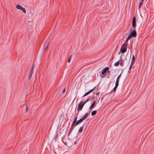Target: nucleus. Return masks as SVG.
Wrapping results in <instances>:
<instances>
[{
    "label": "nucleus",
    "instance_id": "obj_1",
    "mask_svg": "<svg viewBox=\"0 0 154 154\" xmlns=\"http://www.w3.org/2000/svg\"><path fill=\"white\" fill-rule=\"evenodd\" d=\"M128 43H124L120 49V51L122 53H125L127 50Z\"/></svg>",
    "mask_w": 154,
    "mask_h": 154
},
{
    "label": "nucleus",
    "instance_id": "obj_2",
    "mask_svg": "<svg viewBox=\"0 0 154 154\" xmlns=\"http://www.w3.org/2000/svg\"><path fill=\"white\" fill-rule=\"evenodd\" d=\"M84 105V104L83 103V101H81L79 103L77 108V110L78 111L77 114H78L79 110H81L82 109Z\"/></svg>",
    "mask_w": 154,
    "mask_h": 154
},
{
    "label": "nucleus",
    "instance_id": "obj_3",
    "mask_svg": "<svg viewBox=\"0 0 154 154\" xmlns=\"http://www.w3.org/2000/svg\"><path fill=\"white\" fill-rule=\"evenodd\" d=\"M135 28H133V31H132L130 33L133 37H135L137 36L136 32L135 29Z\"/></svg>",
    "mask_w": 154,
    "mask_h": 154
},
{
    "label": "nucleus",
    "instance_id": "obj_4",
    "mask_svg": "<svg viewBox=\"0 0 154 154\" xmlns=\"http://www.w3.org/2000/svg\"><path fill=\"white\" fill-rule=\"evenodd\" d=\"M136 26V18L134 17H133L132 22V27L133 28H135Z\"/></svg>",
    "mask_w": 154,
    "mask_h": 154
},
{
    "label": "nucleus",
    "instance_id": "obj_5",
    "mask_svg": "<svg viewBox=\"0 0 154 154\" xmlns=\"http://www.w3.org/2000/svg\"><path fill=\"white\" fill-rule=\"evenodd\" d=\"M96 88V87H95L93 89H91V90H90L89 91H88L86 93H85L84 95L83 96V97H85V96H86L87 95H88V94H89L90 93H91L92 92H93L94 90L95 89V88Z\"/></svg>",
    "mask_w": 154,
    "mask_h": 154
},
{
    "label": "nucleus",
    "instance_id": "obj_6",
    "mask_svg": "<svg viewBox=\"0 0 154 154\" xmlns=\"http://www.w3.org/2000/svg\"><path fill=\"white\" fill-rule=\"evenodd\" d=\"M109 69V67H106L103 69V70L101 74L102 75H104L106 72Z\"/></svg>",
    "mask_w": 154,
    "mask_h": 154
},
{
    "label": "nucleus",
    "instance_id": "obj_7",
    "mask_svg": "<svg viewBox=\"0 0 154 154\" xmlns=\"http://www.w3.org/2000/svg\"><path fill=\"white\" fill-rule=\"evenodd\" d=\"M89 114L90 113H88V112H87L85 113L84 115V116L81 118V119H82L83 121H84V120H85L86 119H87Z\"/></svg>",
    "mask_w": 154,
    "mask_h": 154
},
{
    "label": "nucleus",
    "instance_id": "obj_8",
    "mask_svg": "<svg viewBox=\"0 0 154 154\" xmlns=\"http://www.w3.org/2000/svg\"><path fill=\"white\" fill-rule=\"evenodd\" d=\"M121 73L118 77L117 78V79L116 80V84H117L119 85V78L120 77H121Z\"/></svg>",
    "mask_w": 154,
    "mask_h": 154
},
{
    "label": "nucleus",
    "instance_id": "obj_9",
    "mask_svg": "<svg viewBox=\"0 0 154 154\" xmlns=\"http://www.w3.org/2000/svg\"><path fill=\"white\" fill-rule=\"evenodd\" d=\"M96 103V101L94 100V101L92 103L90 106L89 107V109H91V108L94 107L95 104Z\"/></svg>",
    "mask_w": 154,
    "mask_h": 154
},
{
    "label": "nucleus",
    "instance_id": "obj_10",
    "mask_svg": "<svg viewBox=\"0 0 154 154\" xmlns=\"http://www.w3.org/2000/svg\"><path fill=\"white\" fill-rule=\"evenodd\" d=\"M120 58H121V60H120L121 61L120 63V65L122 66H123L124 65V60H122V57H120Z\"/></svg>",
    "mask_w": 154,
    "mask_h": 154
},
{
    "label": "nucleus",
    "instance_id": "obj_11",
    "mask_svg": "<svg viewBox=\"0 0 154 154\" xmlns=\"http://www.w3.org/2000/svg\"><path fill=\"white\" fill-rule=\"evenodd\" d=\"M119 85L117 84H115V85L114 87V88L113 89V91L114 92H115L116 89V88H117L118 86Z\"/></svg>",
    "mask_w": 154,
    "mask_h": 154
},
{
    "label": "nucleus",
    "instance_id": "obj_12",
    "mask_svg": "<svg viewBox=\"0 0 154 154\" xmlns=\"http://www.w3.org/2000/svg\"><path fill=\"white\" fill-rule=\"evenodd\" d=\"M16 8L17 9L21 10L22 8L23 7L19 5H17Z\"/></svg>",
    "mask_w": 154,
    "mask_h": 154
},
{
    "label": "nucleus",
    "instance_id": "obj_13",
    "mask_svg": "<svg viewBox=\"0 0 154 154\" xmlns=\"http://www.w3.org/2000/svg\"><path fill=\"white\" fill-rule=\"evenodd\" d=\"M97 113V111L96 110H94L92 111L91 113V115L92 116H94L96 115Z\"/></svg>",
    "mask_w": 154,
    "mask_h": 154
},
{
    "label": "nucleus",
    "instance_id": "obj_14",
    "mask_svg": "<svg viewBox=\"0 0 154 154\" xmlns=\"http://www.w3.org/2000/svg\"><path fill=\"white\" fill-rule=\"evenodd\" d=\"M83 126H82L80 127L79 129V132L81 133L82 132L83 130Z\"/></svg>",
    "mask_w": 154,
    "mask_h": 154
},
{
    "label": "nucleus",
    "instance_id": "obj_15",
    "mask_svg": "<svg viewBox=\"0 0 154 154\" xmlns=\"http://www.w3.org/2000/svg\"><path fill=\"white\" fill-rule=\"evenodd\" d=\"M83 121L82 120V119L81 118L77 121V122L79 124L80 123L82 122Z\"/></svg>",
    "mask_w": 154,
    "mask_h": 154
},
{
    "label": "nucleus",
    "instance_id": "obj_16",
    "mask_svg": "<svg viewBox=\"0 0 154 154\" xmlns=\"http://www.w3.org/2000/svg\"><path fill=\"white\" fill-rule=\"evenodd\" d=\"M34 68V64H33L32 65L31 69V70H30V72H32L33 73Z\"/></svg>",
    "mask_w": 154,
    "mask_h": 154
},
{
    "label": "nucleus",
    "instance_id": "obj_17",
    "mask_svg": "<svg viewBox=\"0 0 154 154\" xmlns=\"http://www.w3.org/2000/svg\"><path fill=\"white\" fill-rule=\"evenodd\" d=\"M33 73V72H29V80L30 79Z\"/></svg>",
    "mask_w": 154,
    "mask_h": 154
},
{
    "label": "nucleus",
    "instance_id": "obj_18",
    "mask_svg": "<svg viewBox=\"0 0 154 154\" xmlns=\"http://www.w3.org/2000/svg\"><path fill=\"white\" fill-rule=\"evenodd\" d=\"M143 2H142V1L140 3L139 5V7H138V9H140V8L141 6L143 5Z\"/></svg>",
    "mask_w": 154,
    "mask_h": 154
},
{
    "label": "nucleus",
    "instance_id": "obj_19",
    "mask_svg": "<svg viewBox=\"0 0 154 154\" xmlns=\"http://www.w3.org/2000/svg\"><path fill=\"white\" fill-rule=\"evenodd\" d=\"M120 63L119 61H118L117 62H116L115 64H114V66H118L119 65V64Z\"/></svg>",
    "mask_w": 154,
    "mask_h": 154
},
{
    "label": "nucleus",
    "instance_id": "obj_20",
    "mask_svg": "<svg viewBox=\"0 0 154 154\" xmlns=\"http://www.w3.org/2000/svg\"><path fill=\"white\" fill-rule=\"evenodd\" d=\"M21 10L24 13H26V9L25 8L23 7Z\"/></svg>",
    "mask_w": 154,
    "mask_h": 154
},
{
    "label": "nucleus",
    "instance_id": "obj_21",
    "mask_svg": "<svg viewBox=\"0 0 154 154\" xmlns=\"http://www.w3.org/2000/svg\"><path fill=\"white\" fill-rule=\"evenodd\" d=\"M73 122L74 125V127L79 125L78 123L77 122Z\"/></svg>",
    "mask_w": 154,
    "mask_h": 154
},
{
    "label": "nucleus",
    "instance_id": "obj_22",
    "mask_svg": "<svg viewBox=\"0 0 154 154\" xmlns=\"http://www.w3.org/2000/svg\"><path fill=\"white\" fill-rule=\"evenodd\" d=\"M89 100L90 99H87L84 102H83V104L85 105V103L89 101Z\"/></svg>",
    "mask_w": 154,
    "mask_h": 154
},
{
    "label": "nucleus",
    "instance_id": "obj_23",
    "mask_svg": "<svg viewBox=\"0 0 154 154\" xmlns=\"http://www.w3.org/2000/svg\"><path fill=\"white\" fill-rule=\"evenodd\" d=\"M72 55H71L70 56V57H69V59L68 60V63H69L70 61V60H71V59L72 58Z\"/></svg>",
    "mask_w": 154,
    "mask_h": 154
},
{
    "label": "nucleus",
    "instance_id": "obj_24",
    "mask_svg": "<svg viewBox=\"0 0 154 154\" xmlns=\"http://www.w3.org/2000/svg\"><path fill=\"white\" fill-rule=\"evenodd\" d=\"M135 56L134 55H133L132 56V60L133 61H135Z\"/></svg>",
    "mask_w": 154,
    "mask_h": 154
},
{
    "label": "nucleus",
    "instance_id": "obj_25",
    "mask_svg": "<svg viewBox=\"0 0 154 154\" xmlns=\"http://www.w3.org/2000/svg\"><path fill=\"white\" fill-rule=\"evenodd\" d=\"M132 37V36L130 34L128 36L127 38H128V39H130Z\"/></svg>",
    "mask_w": 154,
    "mask_h": 154
},
{
    "label": "nucleus",
    "instance_id": "obj_26",
    "mask_svg": "<svg viewBox=\"0 0 154 154\" xmlns=\"http://www.w3.org/2000/svg\"><path fill=\"white\" fill-rule=\"evenodd\" d=\"M132 37V36L130 34L128 36L127 38H128V39H130Z\"/></svg>",
    "mask_w": 154,
    "mask_h": 154
},
{
    "label": "nucleus",
    "instance_id": "obj_27",
    "mask_svg": "<svg viewBox=\"0 0 154 154\" xmlns=\"http://www.w3.org/2000/svg\"><path fill=\"white\" fill-rule=\"evenodd\" d=\"M74 125L73 124V122H72V123L71 125V128H74Z\"/></svg>",
    "mask_w": 154,
    "mask_h": 154
},
{
    "label": "nucleus",
    "instance_id": "obj_28",
    "mask_svg": "<svg viewBox=\"0 0 154 154\" xmlns=\"http://www.w3.org/2000/svg\"><path fill=\"white\" fill-rule=\"evenodd\" d=\"M28 106L26 105V111L27 112L28 111Z\"/></svg>",
    "mask_w": 154,
    "mask_h": 154
},
{
    "label": "nucleus",
    "instance_id": "obj_29",
    "mask_svg": "<svg viewBox=\"0 0 154 154\" xmlns=\"http://www.w3.org/2000/svg\"><path fill=\"white\" fill-rule=\"evenodd\" d=\"M77 117H76L73 122H77Z\"/></svg>",
    "mask_w": 154,
    "mask_h": 154
},
{
    "label": "nucleus",
    "instance_id": "obj_30",
    "mask_svg": "<svg viewBox=\"0 0 154 154\" xmlns=\"http://www.w3.org/2000/svg\"><path fill=\"white\" fill-rule=\"evenodd\" d=\"M65 91H66V89H65V88L63 90V91H62V92L63 93H64Z\"/></svg>",
    "mask_w": 154,
    "mask_h": 154
},
{
    "label": "nucleus",
    "instance_id": "obj_31",
    "mask_svg": "<svg viewBox=\"0 0 154 154\" xmlns=\"http://www.w3.org/2000/svg\"><path fill=\"white\" fill-rule=\"evenodd\" d=\"M71 132H72V131L69 130L68 132V135H69L71 133Z\"/></svg>",
    "mask_w": 154,
    "mask_h": 154
},
{
    "label": "nucleus",
    "instance_id": "obj_32",
    "mask_svg": "<svg viewBox=\"0 0 154 154\" xmlns=\"http://www.w3.org/2000/svg\"><path fill=\"white\" fill-rule=\"evenodd\" d=\"M131 67H132V66H131V65H130V66L129 68V70H131Z\"/></svg>",
    "mask_w": 154,
    "mask_h": 154
},
{
    "label": "nucleus",
    "instance_id": "obj_33",
    "mask_svg": "<svg viewBox=\"0 0 154 154\" xmlns=\"http://www.w3.org/2000/svg\"><path fill=\"white\" fill-rule=\"evenodd\" d=\"M129 40V39H128V38H127L125 41V42H127Z\"/></svg>",
    "mask_w": 154,
    "mask_h": 154
},
{
    "label": "nucleus",
    "instance_id": "obj_34",
    "mask_svg": "<svg viewBox=\"0 0 154 154\" xmlns=\"http://www.w3.org/2000/svg\"><path fill=\"white\" fill-rule=\"evenodd\" d=\"M129 40V39H128V38H127L125 41V42H127Z\"/></svg>",
    "mask_w": 154,
    "mask_h": 154
},
{
    "label": "nucleus",
    "instance_id": "obj_35",
    "mask_svg": "<svg viewBox=\"0 0 154 154\" xmlns=\"http://www.w3.org/2000/svg\"><path fill=\"white\" fill-rule=\"evenodd\" d=\"M129 40V39H128V38H127L125 41V42H127Z\"/></svg>",
    "mask_w": 154,
    "mask_h": 154
},
{
    "label": "nucleus",
    "instance_id": "obj_36",
    "mask_svg": "<svg viewBox=\"0 0 154 154\" xmlns=\"http://www.w3.org/2000/svg\"><path fill=\"white\" fill-rule=\"evenodd\" d=\"M100 94V92H97V93H96V95H97L98 94Z\"/></svg>",
    "mask_w": 154,
    "mask_h": 154
},
{
    "label": "nucleus",
    "instance_id": "obj_37",
    "mask_svg": "<svg viewBox=\"0 0 154 154\" xmlns=\"http://www.w3.org/2000/svg\"><path fill=\"white\" fill-rule=\"evenodd\" d=\"M73 128H70V130L72 131V130L73 129Z\"/></svg>",
    "mask_w": 154,
    "mask_h": 154
},
{
    "label": "nucleus",
    "instance_id": "obj_38",
    "mask_svg": "<svg viewBox=\"0 0 154 154\" xmlns=\"http://www.w3.org/2000/svg\"><path fill=\"white\" fill-rule=\"evenodd\" d=\"M134 62H135V61H133L132 60L131 63H134Z\"/></svg>",
    "mask_w": 154,
    "mask_h": 154
},
{
    "label": "nucleus",
    "instance_id": "obj_39",
    "mask_svg": "<svg viewBox=\"0 0 154 154\" xmlns=\"http://www.w3.org/2000/svg\"><path fill=\"white\" fill-rule=\"evenodd\" d=\"M76 141H75L74 143V144L75 145V144H76Z\"/></svg>",
    "mask_w": 154,
    "mask_h": 154
},
{
    "label": "nucleus",
    "instance_id": "obj_40",
    "mask_svg": "<svg viewBox=\"0 0 154 154\" xmlns=\"http://www.w3.org/2000/svg\"><path fill=\"white\" fill-rule=\"evenodd\" d=\"M133 64V63H131V66H132V64Z\"/></svg>",
    "mask_w": 154,
    "mask_h": 154
},
{
    "label": "nucleus",
    "instance_id": "obj_41",
    "mask_svg": "<svg viewBox=\"0 0 154 154\" xmlns=\"http://www.w3.org/2000/svg\"><path fill=\"white\" fill-rule=\"evenodd\" d=\"M48 45H47V47H46V48H47L48 47Z\"/></svg>",
    "mask_w": 154,
    "mask_h": 154
},
{
    "label": "nucleus",
    "instance_id": "obj_42",
    "mask_svg": "<svg viewBox=\"0 0 154 154\" xmlns=\"http://www.w3.org/2000/svg\"><path fill=\"white\" fill-rule=\"evenodd\" d=\"M144 0H142V2H143Z\"/></svg>",
    "mask_w": 154,
    "mask_h": 154
}]
</instances>
